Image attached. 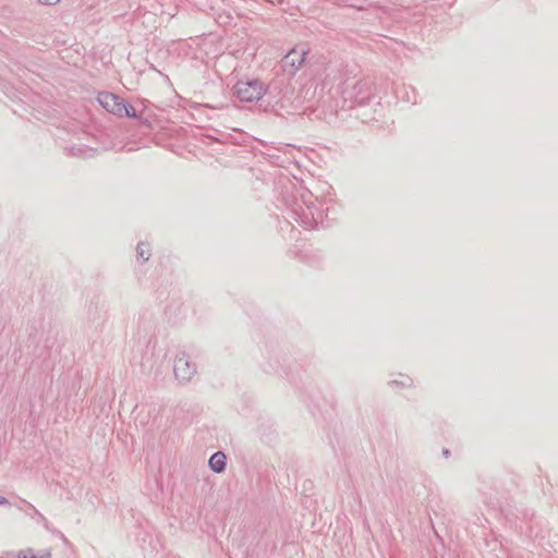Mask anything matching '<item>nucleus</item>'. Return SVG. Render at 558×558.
<instances>
[{"mask_svg": "<svg viewBox=\"0 0 558 558\" xmlns=\"http://www.w3.org/2000/svg\"><path fill=\"white\" fill-rule=\"evenodd\" d=\"M50 557H51V554L48 550H44L39 554H36L34 551V549L27 548V549L20 550L17 553V558H50Z\"/></svg>", "mask_w": 558, "mask_h": 558, "instance_id": "6e6552de", "label": "nucleus"}, {"mask_svg": "<svg viewBox=\"0 0 558 558\" xmlns=\"http://www.w3.org/2000/svg\"><path fill=\"white\" fill-rule=\"evenodd\" d=\"M304 205L305 207L296 204L295 207L291 209V215L304 229L311 230L316 228L323 220V214L314 205H308L305 202Z\"/></svg>", "mask_w": 558, "mask_h": 558, "instance_id": "f03ea898", "label": "nucleus"}, {"mask_svg": "<svg viewBox=\"0 0 558 558\" xmlns=\"http://www.w3.org/2000/svg\"><path fill=\"white\" fill-rule=\"evenodd\" d=\"M136 256L143 262H147L150 257L148 245L144 242H140L136 247Z\"/></svg>", "mask_w": 558, "mask_h": 558, "instance_id": "1a4fd4ad", "label": "nucleus"}, {"mask_svg": "<svg viewBox=\"0 0 558 558\" xmlns=\"http://www.w3.org/2000/svg\"><path fill=\"white\" fill-rule=\"evenodd\" d=\"M36 513L40 517V519L45 522V526L48 527V522H47V519L40 514L37 510H36Z\"/></svg>", "mask_w": 558, "mask_h": 558, "instance_id": "4468645a", "label": "nucleus"}, {"mask_svg": "<svg viewBox=\"0 0 558 558\" xmlns=\"http://www.w3.org/2000/svg\"><path fill=\"white\" fill-rule=\"evenodd\" d=\"M306 54L307 50L305 49L292 48L281 59L280 65L282 71L290 76L294 75L304 64Z\"/></svg>", "mask_w": 558, "mask_h": 558, "instance_id": "39448f33", "label": "nucleus"}, {"mask_svg": "<svg viewBox=\"0 0 558 558\" xmlns=\"http://www.w3.org/2000/svg\"><path fill=\"white\" fill-rule=\"evenodd\" d=\"M227 457L222 451L215 452L209 459V468L215 473H221L226 469Z\"/></svg>", "mask_w": 558, "mask_h": 558, "instance_id": "0eeeda50", "label": "nucleus"}, {"mask_svg": "<svg viewBox=\"0 0 558 558\" xmlns=\"http://www.w3.org/2000/svg\"><path fill=\"white\" fill-rule=\"evenodd\" d=\"M37 3L44 5H54L60 2V0H36Z\"/></svg>", "mask_w": 558, "mask_h": 558, "instance_id": "f8f14e48", "label": "nucleus"}, {"mask_svg": "<svg viewBox=\"0 0 558 558\" xmlns=\"http://www.w3.org/2000/svg\"><path fill=\"white\" fill-rule=\"evenodd\" d=\"M123 98L112 93H100L98 96V101L102 108H105L108 112L122 117V108H123Z\"/></svg>", "mask_w": 558, "mask_h": 558, "instance_id": "423d86ee", "label": "nucleus"}, {"mask_svg": "<svg viewBox=\"0 0 558 558\" xmlns=\"http://www.w3.org/2000/svg\"><path fill=\"white\" fill-rule=\"evenodd\" d=\"M442 454H444L446 458H448V457L450 456V451H449V449H446V448H445V449H442Z\"/></svg>", "mask_w": 558, "mask_h": 558, "instance_id": "2eb2a0df", "label": "nucleus"}, {"mask_svg": "<svg viewBox=\"0 0 558 558\" xmlns=\"http://www.w3.org/2000/svg\"><path fill=\"white\" fill-rule=\"evenodd\" d=\"M236 97L241 101L252 102L259 100L264 93L263 84L255 80L250 82H238L234 86Z\"/></svg>", "mask_w": 558, "mask_h": 558, "instance_id": "20e7f679", "label": "nucleus"}, {"mask_svg": "<svg viewBox=\"0 0 558 558\" xmlns=\"http://www.w3.org/2000/svg\"><path fill=\"white\" fill-rule=\"evenodd\" d=\"M9 500L5 497L0 496V506L9 505Z\"/></svg>", "mask_w": 558, "mask_h": 558, "instance_id": "ddd939ff", "label": "nucleus"}, {"mask_svg": "<svg viewBox=\"0 0 558 558\" xmlns=\"http://www.w3.org/2000/svg\"><path fill=\"white\" fill-rule=\"evenodd\" d=\"M373 96L374 87L367 80H359L343 89V102L349 108L367 105Z\"/></svg>", "mask_w": 558, "mask_h": 558, "instance_id": "f257e3e1", "label": "nucleus"}, {"mask_svg": "<svg viewBox=\"0 0 558 558\" xmlns=\"http://www.w3.org/2000/svg\"><path fill=\"white\" fill-rule=\"evenodd\" d=\"M411 384H412V380H411V378H409V377H407V378H405V380H403V381L391 380V381L389 383V385H391V386H393V385H396V386L401 385V386H403V387H405V386H411Z\"/></svg>", "mask_w": 558, "mask_h": 558, "instance_id": "9b49d317", "label": "nucleus"}, {"mask_svg": "<svg viewBox=\"0 0 558 558\" xmlns=\"http://www.w3.org/2000/svg\"><path fill=\"white\" fill-rule=\"evenodd\" d=\"M196 373L197 366L185 351L177 354L173 361V375L180 384L190 383Z\"/></svg>", "mask_w": 558, "mask_h": 558, "instance_id": "7ed1b4c3", "label": "nucleus"}, {"mask_svg": "<svg viewBox=\"0 0 558 558\" xmlns=\"http://www.w3.org/2000/svg\"><path fill=\"white\" fill-rule=\"evenodd\" d=\"M135 118L136 111L133 106L123 100L122 117Z\"/></svg>", "mask_w": 558, "mask_h": 558, "instance_id": "9d476101", "label": "nucleus"}]
</instances>
